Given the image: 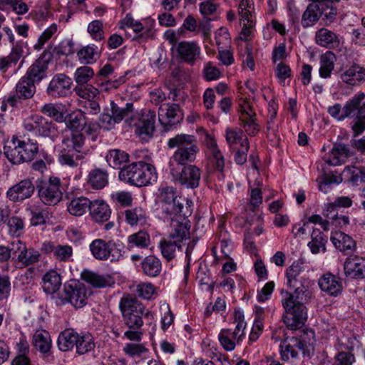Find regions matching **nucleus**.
<instances>
[{
    "instance_id": "1",
    "label": "nucleus",
    "mask_w": 365,
    "mask_h": 365,
    "mask_svg": "<svg viewBox=\"0 0 365 365\" xmlns=\"http://www.w3.org/2000/svg\"><path fill=\"white\" fill-rule=\"evenodd\" d=\"M302 262L295 261L286 271L289 287L294 290L295 296L289 292H282V304L286 315L284 322L291 329L302 327L307 320V307L304 306L310 298V292L305 285V278L302 275Z\"/></svg>"
},
{
    "instance_id": "2",
    "label": "nucleus",
    "mask_w": 365,
    "mask_h": 365,
    "mask_svg": "<svg viewBox=\"0 0 365 365\" xmlns=\"http://www.w3.org/2000/svg\"><path fill=\"white\" fill-rule=\"evenodd\" d=\"M169 148H176L173 154L170 162V168L177 166L192 165L196 160L197 155L200 152L197 138L193 135L181 133L176 135L168 140Z\"/></svg>"
},
{
    "instance_id": "3",
    "label": "nucleus",
    "mask_w": 365,
    "mask_h": 365,
    "mask_svg": "<svg viewBox=\"0 0 365 365\" xmlns=\"http://www.w3.org/2000/svg\"><path fill=\"white\" fill-rule=\"evenodd\" d=\"M86 138L79 132L71 133L63 137L58 153V162L62 165L76 168L88 156L89 150L86 149Z\"/></svg>"
},
{
    "instance_id": "4",
    "label": "nucleus",
    "mask_w": 365,
    "mask_h": 365,
    "mask_svg": "<svg viewBox=\"0 0 365 365\" xmlns=\"http://www.w3.org/2000/svg\"><path fill=\"white\" fill-rule=\"evenodd\" d=\"M119 180L132 186H148L157 181L155 166L143 160L124 165L118 173Z\"/></svg>"
},
{
    "instance_id": "5",
    "label": "nucleus",
    "mask_w": 365,
    "mask_h": 365,
    "mask_svg": "<svg viewBox=\"0 0 365 365\" xmlns=\"http://www.w3.org/2000/svg\"><path fill=\"white\" fill-rule=\"evenodd\" d=\"M119 309L123 322L128 329H139L143 325V318L153 317L151 312L135 297L125 294L119 302Z\"/></svg>"
},
{
    "instance_id": "6",
    "label": "nucleus",
    "mask_w": 365,
    "mask_h": 365,
    "mask_svg": "<svg viewBox=\"0 0 365 365\" xmlns=\"http://www.w3.org/2000/svg\"><path fill=\"white\" fill-rule=\"evenodd\" d=\"M159 213L163 220L182 215L185 199L178 194L176 188L165 186L159 190Z\"/></svg>"
},
{
    "instance_id": "7",
    "label": "nucleus",
    "mask_w": 365,
    "mask_h": 365,
    "mask_svg": "<svg viewBox=\"0 0 365 365\" xmlns=\"http://www.w3.org/2000/svg\"><path fill=\"white\" fill-rule=\"evenodd\" d=\"M38 150L36 143L25 141L14 136L4 147V153L13 164L31 161Z\"/></svg>"
},
{
    "instance_id": "8",
    "label": "nucleus",
    "mask_w": 365,
    "mask_h": 365,
    "mask_svg": "<svg viewBox=\"0 0 365 365\" xmlns=\"http://www.w3.org/2000/svg\"><path fill=\"white\" fill-rule=\"evenodd\" d=\"M364 100L365 93L360 91L354 94L344 104V116L353 117L356 115L351 126L354 137L361 135L365 130Z\"/></svg>"
},
{
    "instance_id": "9",
    "label": "nucleus",
    "mask_w": 365,
    "mask_h": 365,
    "mask_svg": "<svg viewBox=\"0 0 365 365\" xmlns=\"http://www.w3.org/2000/svg\"><path fill=\"white\" fill-rule=\"evenodd\" d=\"M24 129L36 138L55 141L59 135L57 125L43 115L34 114L24 120Z\"/></svg>"
},
{
    "instance_id": "10",
    "label": "nucleus",
    "mask_w": 365,
    "mask_h": 365,
    "mask_svg": "<svg viewBox=\"0 0 365 365\" xmlns=\"http://www.w3.org/2000/svg\"><path fill=\"white\" fill-rule=\"evenodd\" d=\"M56 299L58 304L70 303L76 308H81L87 303L88 290L85 284L78 280L71 279L65 283L63 291Z\"/></svg>"
},
{
    "instance_id": "11",
    "label": "nucleus",
    "mask_w": 365,
    "mask_h": 365,
    "mask_svg": "<svg viewBox=\"0 0 365 365\" xmlns=\"http://www.w3.org/2000/svg\"><path fill=\"white\" fill-rule=\"evenodd\" d=\"M351 53H346L344 58L340 59V66L336 73L342 82L356 86L365 81V66L359 64L355 60L351 62Z\"/></svg>"
},
{
    "instance_id": "12",
    "label": "nucleus",
    "mask_w": 365,
    "mask_h": 365,
    "mask_svg": "<svg viewBox=\"0 0 365 365\" xmlns=\"http://www.w3.org/2000/svg\"><path fill=\"white\" fill-rule=\"evenodd\" d=\"M128 118L132 119L130 127H135V133L142 138H150L155 130L156 115L155 111L150 109H143L140 113H130Z\"/></svg>"
},
{
    "instance_id": "13",
    "label": "nucleus",
    "mask_w": 365,
    "mask_h": 365,
    "mask_svg": "<svg viewBox=\"0 0 365 365\" xmlns=\"http://www.w3.org/2000/svg\"><path fill=\"white\" fill-rule=\"evenodd\" d=\"M133 111V104L127 103L124 108L118 107L113 102L111 103V114L102 113L99 118L100 126L104 129L109 130L114 128L116 123H119L123 119L125 123L130 124L132 119L128 115Z\"/></svg>"
},
{
    "instance_id": "14",
    "label": "nucleus",
    "mask_w": 365,
    "mask_h": 365,
    "mask_svg": "<svg viewBox=\"0 0 365 365\" xmlns=\"http://www.w3.org/2000/svg\"><path fill=\"white\" fill-rule=\"evenodd\" d=\"M41 201L46 205H55L62 199L61 182L58 177H50L48 181H41L37 185Z\"/></svg>"
},
{
    "instance_id": "15",
    "label": "nucleus",
    "mask_w": 365,
    "mask_h": 365,
    "mask_svg": "<svg viewBox=\"0 0 365 365\" xmlns=\"http://www.w3.org/2000/svg\"><path fill=\"white\" fill-rule=\"evenodd\" d=\"M181 169L177 167L170 168V174L175 182L187 188L195 189L199 186L201 171L194 165L181 166Z\"/></svg>"
},
{
    "instance_id": "16",
    "label": "nucleus",
    "mask_w": 365,
    "mask_h": 365,
    "mask_svg": "<svg viewBox=\"0 0 365 365\" xmlns=\"http://www.w3.org/2000/svg\"><path fill=\"white\" fill-rule=\"evenodd\" d=\"M13 259L19 267H26L40 261L41 255L34 248L27 247L26 244L19 240L11 242Z\"/></svg>"
},
{
    "instance_id": "17",
    "label": "nucleus",
    "mask_w": 365,
    "mask_h": 365,
    "mask_svg": "<svg viewBox=\"0 0 365 365\" xmlns=\"http://www.w3.org/2000/svg\"><path fill=\"white\" fill-rule=\"evenodd\" d=\"M165 222L170 223V232L169 237L175 240H180V242L183 244V242L189 239L190 233V222L186 217V213L178 216V217H173L172 220H163Z\"/></svg>"
},
{
    "instance_id": "18",
    "label": "nucleus",
    "mask_w": 365,
    "mask_h": 365,
    "mask_svg": "<svg viewBox=\"0 0 365 365\" xmlns=\"http://www.w3.org/2000/svg\"><path fill=\"white\" fill-rule=\"evenodd\" d=\"M183 116V112L177 103L167 104L165 108L160 106L158 110L159 122L166 130H169L168 126L180 123Z\"/></svg>"
},
{
    "instance_id": "19",
    "label": "nucleus",
    "mask_w": 365,
    "mask_h": 365,
    "mask_svg": "<svg viewBox=\"0 0 365 365\" xmlns=\"http://www.w3.org/2000/svg\"><path fill=\"white\" fill-rule=\"evenodd\" d=\"M292 346L295 348L299 360L302 358H310L314 351V332L313 331H304L299 336L289 337Z\"/></svg>"
},
{
    "instance_id": "20",
    "label": "nucleus",
    "mask_w": 365,
    "mask_h": 365,
    "mask_svg": "<svg viewBox=\"0 0 365 365\" xmlns=\"http://www.w3.org/2000/svg\"><path fill=\"white\" fill-rule=\"evenodd\" d=\"M72 80L70 77L64 73L56 74L46 89L47 94L53 98H62L67 96L71 86Z\"/></svg>"
},
{
    "instance_id": "21",
    "label": "nucleus",
    "mask_w": 365,
    "mask_h": 365,
    "mask_svg": "<svg viewBox=\"0 0 365 365\" xmlns=\"http://www.w3.org/2000/svg\"><path fill=\"white\" fill-rule=\"evenodd\" d=\"M175 50L180 60L189 65H193L201 53V48L195 41H182L176 45Z\"/></svg>"
},
{
    "instance_id": "22",
    "label": "nucleus",
    "mask_w": 365,
    "mask_h": 365,
    "mask_svg": "<svg viewBox=\"0 0 365 365\" xmlns=\"http://www.w3.org/2000/svg\"><path fill=\"white\" fill-rule=\"evenodd\" d=\"M34 190L35 187L32 181L24 179L11 187L6 192V196L14 202H21L31 197Z\"/></svg>"
},
{
    "instance_id": "23",
    "label": "nucleus",
    "mask_w": 365,
    "mask_h": 365,
    "mask_svg": "<svg viewBox=\"0 0 365 365\" xmlns=\"http://www.w3.org/2000/svg\"><path fill=\"white\" fill-rule=\"evenodd\" d=\"M115 246V244L112 242H106L102 239H96L90 244L89 247L93 256L96 259L107 260L111 257L110 260L113 261L117 260L120 255V252H118L117 256L112 254L113 247Z\"/></svg>"
},
{
    "instance_id": "24",
    "label": "nucleus",
    "mask_w": 365,
    "mask_h": 365,
    "mask_svg": "<svg viewBox=\"0 0 365 365\" xmlns=\"http://www.w3.org/2000/svg\"><path fill=\"white\" fill-rule=\"evenodd\" d=\"M344 274L352 279L365 278V258L359 256L348 257L344 264Z\"/></svg>"
},
{
    "instance_id": "25",
    "label": "nucleus",
    "mask_w": 365,
    "mask_h": 365,
    "mask_svg": "<svg viewBox=\"0 0 365 365\" xmlns=\"http://www.w3.org/2000/svg\"><path fill=\"white\" fill-rule=\"evenodd\" d=\"M41 251L46 254H52L60 262H69L73 255V248L68 245H56L52 242H45Z\"/></svg>"
},
{
    "instance_id": "26",
    "label": "nucleus",
    "mask_w": 365,
    "mask_h": 365,
    "mask_svg": "<svg viewBox=\"0 0 365 365\" xmlns=\"http://www.w3.org/2000/svg\"><path fill=\"white\" fill-rule=\"evenodd\" d=\"M319 286L323 292L332 297L341 294L343 289L341 279L331 273L324 274L319 279Z\"/></svg>"
},
{
    "instance_id": "27",
    "label": "nucleus",
    "mask_w": 365,
    "mask_h": 365,
    "mask_svg": "<svg viewBox=\"0 0 365 365\" xmlns=\"http://www.w3.org/2000/svg\"><path fill=\"white\" fill-rule=\"evenodd\" d=\"M81 279L96 288L110 287L114 279L110 274H100L89 269H83L81 273Z\"/></svg>"
},
{
    "instance_id": "28",
    "label": "nucleus",
    "mask_w": 365,
    "mask_h": 365,
    "mask_svg": "<svg viewBox=\"0 0 365 365\" xmlns=\"http://www.w3.org/2000/svg\"><path fill=\"white\" fill-rule=\"evenodd\" d=\"M89 213L94 222L101 223L110 218L111 210L109 205L103 200H95L91 202Z\"/></svg>"
},
{
    "instance_id": "29",
    "label": "nucleus",
    "mask_w": 365,
    "mask_h": 365,
    "mask_svg": "<svg viewBox=\"0 0 365 365\" xmlns=\"http://www.w3.org/2000/svg\"><path fill=\"white\" fill-rule=\"evenodd\" d=\"M354 152L348 145L335 143L331 149L329 158L326 161L330 165H338L345 163L346 159L352 156Z\"/></svg>"
},
{
    "instance_id": "30",
    "label": "nucleus",
    "mask_w": 365,
    "mask_h": 365,
    "mask_svg": "<svg viewBox=\"0 0 365 365\" xmlns=\"http://www.w3.org/2000/svg\"><path fill=\"white\" fill-rule=\"evenodd\" d=\"M331 241L334 247L341 252L350 253L356 249V242L349 235L341 231L331 233Z\"/></svg>"
},
{
    "instance_id": "31",
    "label": "nucleus",
    "mask_w": 365,
    "mask_h": 365,
    "mask_svg": "<svg viewBox=\"0 0 365 365\" xmlns=\"http://www.w3.org/2000/svg\"><path fill=\"white\" fill-rule=\"evenodd\" d=\"M315 40L317 44L328 48H336L340 44L339 36L326 28H321L316 32Z\"/></svg>"
},
{
    "instance_id": "32",
    "label": "nucleus",
    "mask_w": 365,
    "mask_h": 365,
    "mask_svg": "<svg viewBox=\"0 0 365 365\" xmlns=\"http://www.w3.org/2000/svg\"><path fill=\"white\" fill-rule=\"evenodd\" d=\"M48 62L43 59H37L27 70L25 76L34 83H38L47 76Z\"/></svg>"
},
{
    "instance_id": "33",
    "label": "nucleus",
    "mask_w": 365,
    "mask_h": 365,
    "mask_svg": "<svg viewBox=\"0 0 365 365\" xmlns=\"http://www.w3.org/2000/svg\"><path fill=\"white\" fill-rule=\"evenodd\" d=\"M345 182L351 186H358L365 182V169L361 167L346 166L343 170Z\"/></svg>"
},
{
    "instance_id": "34",
    "label": "nucleus",
    "mask_w": 365,
    "mask_h": 365,
    "mask_svg": "<svg viewBox=\"0 0 365 365\" xmlns=\"http://www.w3.org/2000/svg\"><path fill=\"white\" fill-rule=\"evenodd\" d=\"M237 329L232 331L230 329H223L219 334V341L222 347L226 351H232L235 348L236 342L241 341L244 336V333L239 331L235 336Z\"/></svg>"
},
{
    "instance_id": "35",
    "label": "nucleus",
    "mask_w": 365,
    "mask_h": 365,
    "mask_svg": "<svg viewBox=\"0 0 365 365\" xmlns=\"http://www.w3.org/2000/svg\"><path fill=\"white\" fill-rule=\"evenodd\" d=\"M182 245L179 240H175L168 237L160 240L159 247L163 257L170 261L175 257L177 252L181 250Z\"/></svg>"
},
{
    "instance_id": "36",
    "label": "nucleus",
    "mask_w": 365,
    "mask_h": 365,
    "mask_svg": "<svg viewBox=\"0 0 365 365\" xmlns=\"http://www.w3.org/2000/svg\"><path fill=\"white\" fill-rule=\"evenodd\" d=\"M32 344L41 353L48 354L52 346L50 334L44 329L36 330L33 335Z\"/></svg>"
},
{
    "instance_id": "37",
    "label": "nucleus",
    "mask_w": 365,
    "mask_h": 365,
    "mask_svg": "<svg viewBox=\"0 0 365 365\" xmlns=\"http://www.w3.org/2000/svg\"><path fill=\"white\" fill-rule=\"evenodd\" d=\"M123 215L125 222L132 227L143 225L147 219L145 210L140 206L125 210Z\"/></svg>"
},
{
    "instance_id": "38",
    "label": "nucleus",
    "mask_w": 365,
    "mask_h": 365,
    "mask_svg": "<svg viewBox=\"0 0 365 365\" xmlns=\"http://www.w3.org/2000/svg\"><path fill=\"white\" fill-rule=\"evenodd\" d=\"M129 154L120 149H112L108 150L106 155V160L110 167L114 169H120L129 161Z\"/></svg>"
},
{
    "instance_id": "39",
    "label": "nucleus",
    "mask_w": 365,
    "mask_h": 365,
    "mask_svg": "<svg viewBox=\"0 0 365 365\" xmlns=\"http://www.w3.org/2000/svg\"><path fill=\"white\" fill-rule=\"evenodd\" d=\"M36 93V84L25 76L21 78L16 86V98L29 99Z\"/></svg>"
},
{
    "instance_id": "40",
    "label": "nucleus",
    "mask_w": 365,
    "mask_h": 365,
    "mask_svg": "<svg viewBox=\"0 0 365 365\" xmlns=\"http://www.w3.org/2000/svg\"><path fill=\"white\" fill-rule=\"evenodd\" d=\"M302 16V25L304 28L314 26L320 19L319 1H312Z\"/></svg>"
},
{
    "instance_id": "41",
    "label": "nucleus",
    "mask_w": 365,
    "mask_h": 365,
    "mask_svg": "<svg viewBox=\"0 0 365 365\" xmlns=\"http://www.w3.org/2000/svg\"><path fill=\"white\" fill-rule=\"evenodd\" d=\"M336 56L331 51H327L320 56V67L319 73L321 78H330L334 68Z\"/></svg>"
},
{
    "instance_id": "42",
    "label": "nucleus",
    "mask_w": 365,
    "mask_h": 365,
    "mask_svg": "<svg viewBox=\"0 0 365 365\" xmlns=\"http://www.w3.org/2000/svg\"><path fill=\"white\" fill-rule=\"evenodd\" d=\"M207 145L211 158V163L217 170L222 172L224 169L225 160L222 153L217 148L215 140L212 138H207Z\"/></svg>"
},
{
    "instance_id": "43",
    "label": "nucleus",
    "mask_w": 365,
    "mask_h": 365,
    "mask_svg": "<svg viewBox=\"0 0 365 365\" xmlns=\"http://www.w3.org/2000/svg\"><path fill=\"white\" fill-rule=\"evenodd\" d=\"M61 285V276L56 271L51 269L43 275V288L46 293H55L59 289Z\"/></svg>"
},
{
    "instance_id": "44",
    "label": "nucleus",
    "mask_w": 365,
    "mask_h": 365,
    "mask_svg": "<svg viewBox=\"0 0 365 365\" xmlns=\"http://www.w3.org/2000/svg\"><path fill=\"white\" fill-rule=\"evenodd\" d=\"M88 183L93 189H102L108 183V174L106 170L95 168L88 174Z\"/></svg>"
},
{
    "instance_id": "45",
    "label": "nucleus",
    "mask_w": 365,
    "mask_h": 365,
    "mask_svg": "<svg viewBox=\"0 0 365 365\" xmlns=\"http://www.w3.org/2000/svg\"><path fill=\"white\" fill-rule=\"evenodd\" d=\"M91 201L86 197H79L71 200L68 205V211L75 216H82L89 210Z\"/></svg>"
},
{
    "instance_id": "46",
    "label": "nucleus",
    "mask_w": 365,
    "mask_h": 365,
    "mask_svg": "<svg viewBox=\"0 0 365 365\" xmlns=\"http://www.w3.org/2000/svg\"><path fill=\"white\" fill-rule=\"evenodd\" d=\"M77 339H78V333L70 329L64 330L58 336V347L62 351H67L76 345Z\"/></svg>"
},
{
    "instance_id": "47",
    "label": "nucleus",
    "mask_w": 365,
    "mask_h": 365,
    "mask_svg": "<svg viewBox=\"0 0 365 365\" xmlns=\"http://www.w3.org/2000/svg\"><path fill=\"white\" fill-rule=\"evenodd\" d=\"M160 260L154 255L146 257L142 262L143 272L149 277H156L161 271Z\"/></svg>"
},
{
    "instance_id": "48",
    "label": "nucleus",
    "mask_w": 365,
    "mask_h": 365,
    "mask_svg": "<svg viewBox=\"0 0 365 365\" xmlns=\"http://www.w3.org/2000/svg\"><path fill=\"white\" fill-rule=\"evenodd\" d=\"M312 241L308 243V246L313 254H318L322 250L324 252L326 251V236L319 230L314 229L311 235Z\"/></svg>"
},
{
    "instance_id": "49",
    "label": "nucleus",
    "mask_w": 365,
    "mask_h": 365,
    "mask_svg": "<svg viewBox=\"0 0 365 365\" xmlns=\"http://www.w3.org/2000/svg\"><path fill=\"white\" fill-rule=\"evenodd\" d=\"M77 56L82 63L89 64L96 61L100 56V52L97 46H87L77 52Z\"/></svg>"
},
{
    "instance_id": "50",
    "label": "nucleus",
    "mask_w": 365,
    "mask_h": 365,
    "mask_svg": "<svg viewBox=\"0 0 365 365\" xmlns=\"http://www.w3.org/2000/svg\"><path fill=\"white\" fill-rule=\"evenodd\" d=\"M150 243V235L144 231H139L133 233L128 237V247L132 249L135 247L145 248Z\"/></svg>"
},
{
    "instance_id": "51",
    "label": "nucleus",
    "mask_w": 365,
    "mask_h": 365,
    "mask_svg": "<svg viewBox=\"0 0 365 365\" xmlns=\"http://www.w3.org/2000/svg\"><path fill=\"white\" fill-rule=\"evenodd\" d=\"M75 346L78 354H84L92 351L95 347L93 336L89 333L78 334Z\"/></svg>"
},
{
    "instance_id": "52",
    "label": "nucleus",
    "mask_w": 365,
    "mask_h": 365,
    "mask_svg": "<svg viewBox=\"0 0 365 365\" xmlns=\"http://www.w3.org/2000/svg\"><path fill=\"white\" fill-rule=\"evenodd\" d=\"M294 348L295 347L292 346L289 337H287L282 341L279 345L281 359L284 361H294L299 360L297 353Z\"/></svg>"
},
{
    "instance_id": "53",
    "label": "nucleus",
    "mask_w": 365,
    "mask_h": 365,
    "mask_svg": "<svg viewBox=\"0 0 365 365\" xmlns=\"http://www.w3.org/2000/svg\"><path fill=\"white\" fill-rule=\"evenodd\" d=\"M40 111L44 115L53 118L58 123H63L66 120L61 105L52 103H46L41 106Z\"/></svg>"
},
{
    "instance_id": "54",
    "label": "nucleus",
    "mask_w": 365,
    "mask_h": 365,
    "mask_svg": "<svg viewBox=\"0 0 365 365\" xmlns=\"http://www.w3.org/2000/svg\"><path fill=\"white\" fill-rule=\"evenodd\" d=\"M322 0L319 1L320 17L323 16L325 25H329L334 22L337 15V9L335 6L329 5Z\"/></svg>"
},
{
    "instance_id": "55",
    "label": "nucleus",
    "mask_w": 365,
    "mask_h": 365,
    "mask_svg": "<svg viewBox=\"0 0 365 365\" xmlns=\"http://www.w3.org/2000/svg\"><path fill=\"white\" fill-rule=\"evenodd\" d=\"M255 117V113H250L247 111L243 112L240 117L245 132L251 136L257 135L259 130V125L256 123Z\"/></svg>"
},
{
    "instance_id": "56",
    "label": "nucleus",
    "mask_w": 365,
    "mask_h": 365,
    "mask_svg": "<svg viewBox=\"0 0 365 365\" xmlns=\"http://www.w3.org/2000/svg\"><path fill=\"white\" fill-rule=\"evenodd\" d=\"M8 6L19 15L25 14L29 11L27 4L23 0H0V10L6 11Z\"/></svg>"
},
{
    "instance_id": "57",
    "label": "nucleus",
    "mask_w": 365,
    "mask_h": 365,
    "mask_svg": "<svg viewBox=\"0 0 365 365\" xmlns=\"http://www.w3.org/2000/svg\"><path fill=\"white\" fill-rule=\"evenodd\" d=\"M225 138L231 148L237 144H240V147L243 146L244 140L248 139L247 137L243 136V131L241 129H232L230 128H227L225 130Z\"/></svg>"
},
{
    "instance_id": "58",
    "label": "nucleus",
    "mask_w": 365,
    "mask_h": 365,
    "mask_svg": "<svg viewBox=\"0 0 365 365\" xmlns=\"http://www.w3.org/2000/svg\"><path fill=\"white\" fill-rule=\"evenodd\" d=\"M76 94L86 101L94 99L98 94V90L91 84L78 85L74 89Z\"/></svg>"
},
{
    "instance_id": "59",
    "label": "nucleus",
    "mask_w": 365,
    "mask_h": 365,
    "mask_svg": "<svg viewBox=\"0 0 365 365\" xmlns=\"http://www.w3.org/2000/svg\"><path fill=\"white\" fill-rule=\"evenodd\" d=\"M94 71L89 66H83L78 68L74 73V80L78 85L88 84L93 77Z\"/></svg>"
},
{
    "instance_id": "60",
    "label": "nucleus",
    "mask_w": 365,
    "mask_h": 365,
    "mask_svg": "<svg viewBox=\"0 0 365 365\" xmlns=\"http://www.w3.org/2000/svg\"><path fill=\"white\" fill-rule=\"evenodd\" d=\"M110 198L113 202L119 203L120 205L130 206L133 202V197L130 192L120 191L112 193Z\"/></svg>"
},
{
    "instance_id": "61",
    "label": "nucleus",
    "mask_w": 365,
    "mask_h": 365,
    "mask_svg": "<svg viewBox=\"0 0 365 365\" xmlns=\"http://www.w3.org/2000/svg\"><path fill=\"white\" fill-rule=\"evenodd\" d=\"M88 32L93 39L101 41L103 38V23L100 20H94L88 26Z\"/></svg>"
},
{
    "instance_id": "62",
    "label": "nucleus",
    "mask_w": 365,
    "mask_h": 365,
    "mask_svg": "<svg viewBox=\"0 0 365 365\" xmlns=\"http://www.w3.org/2000/svg\"><path fill=\"white\" fill-rule=\"evenodd\" d=\"M262 312V309L257 311L256 317L253 324L252 331L250 334V341L252 342L256 341L263 330V323L260 319V314Z\"/></svg>"
},
{
    "instance_id": "63",
    "label": "nucleus",
    "mask_w": 365,
    "mask_h": 365,
    "mask_svg": "<svg viewBox=\"0 0 365 365\" xmlns=\"http://www.w3.org/2000/svg\"><path fill=\"white\" fill-rule=\"evenodd\" d=\"M9 232L14 235L19 236L24 230V224L21 218L12 217L7 220Z\"/></svg>"
},
{
    "instance_id": "64",
    "label": "nucleus",
    "mask_w": 365,
    "mask_h": 365,
    "mask_svg": "<svg viewBox=\"0 0 365 365\" xmlns=\"http://www.w3.org/2000/svg\"><path fill=\"white\" fill-rule=\"evenodd\" d=\"M136 292L140 297L150 299L155 292V289L150 283H142L137 286Z\"/></svg>"
}]
</instances>
